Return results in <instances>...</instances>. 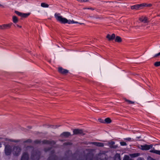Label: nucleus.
Listing matches in <instances>:
<instances>
[{"mask_svg":"<svg viewBox=\"0 0 160 160\" xmlns=\"http://www.w3.org/2000/svg\"><path fill=\"white\" fill-rule=\"evenodd\" d=\"M55 17L57 20L62 23H68L70 24L71 23H78L77 22H75L73 20H68L66 18H63L62 16L60 15V14L55 13L54 15Z\"/></svg>","mask_w":160,"mask_h":160,"instance_id":"obj_1","label":"nucleus"},{"mask_svg":"<svg viewBox=\"0 0 160 160\" xmlns=\"http://www.w3.org/2000/svg\"><path fill=\"white\" fill-rule=\"evenodd\" d=\"M28 152L32 151L31 153V158L32 160H38L40 155V152L38 151L34 150L32 147H28L26 148Z\"/></svg>","mask_w":160,"mask_h":160,"instance_id":"obj_2","label":"nucleus"},{"mask_svg":"<svg viewBox=\"0 0 160 160\" xmlns=\"http://www.w3.org/2000/svg\"><path fill=\"white\" fill-rule=\"evenodd\" d=\"M21 148L20 147L16 146H14L12 148V152L15 156L19 155L21 152Z\"/></svg>","mask_w":160,"mask_h":160,"instance_id":"obj_3","label":"nucleus"},{"mask_svg":"<svg viewBox=\"0 0 160 160\" xmlns=\"http://www.w3.org/2000/svg\"><path fill=\"white\" fill-rule=\"evenodd\" d=\"M12 149L11 146L7 145L5 146L4 151L5 154L7 155H10L12 152Z\"/></svg>","mask_w":160,"mask_h":160,"instance_id":"obj_4","label":"nucleus"},{"mask_svg":"<svg viewBox=\"0 0 160 160\" xmlns=\"http://www.w3.org/2000/svg\"><path fill=\"white\" fill-rule=\"evenodd\" d=\"M73 135L75 134H81L84 135L85 133L83 132V130L82 129H74L73 130Z\"/></svg>","mask_w":160,"mask_h":160,"instance_id":"obj_5","label":"nucleus"},{"mask_svg":"<svg viewBox=\"0 0 160 160\" xmlns=\"http://www.w3.org/2000/svg\"><path fill=\"white\" fill-rule=\"evenodd\" d=\"M153 145L152 144L150 145H145L141 146V149L142 150H148L152 148Z\"/></svg>","mask_w":160,"mask_h":160,"instance_id":"obj_6","label":"nucleus"},{"mask_svg":"<svg viewBox=\"0 0 160 160\" xmlns=\"http://www.w3.org/2000/svg\"><path fill=\"white\" fill-rule=\"evenodd\" d=\"M131 8L132 9L138 10L142 8V4H136L131 6Z\"/></svg>","mask_w":160,"mask_h":160,"instance_id":"obj_7","label":"nucleus"},{"mask_svg":"<svg viewBox=\"0 0 160 160\" xmlns=\"http://www.w3.org/2000/svg\"><path fill=\"white\" fill-rule=\"evenodd\" d=\"M139 20L144 23H147L149 22L148 18L145 16H142L139 18Z\"/></svg>","mask_w":160,"mask_h":160,"instance_id":"obj_8","label":"nucleus"},{"mask_svg":"<svg viewBox=\"0 0 160 160\" xmlns=\"http://www.w3.org/2000/svg\"><path fill=\"white\" fill-rule=\"evenodd\" d=\"M21 160H29L28 155L27 152L23 153Z\"/></svg>","mask_w":160,"mask_h":160,"instance_id":"obj_9","label":"nucleus"},{"mask_svg":"<svg viewBox=\"0 0 160 160\" xmlns=\"http://www.w3.org/2000/svg\"><path fill=\"white\" fill-rule=\"evenodd\" d=\"M58 70L59 72L62 74H65L68 72V70L64 69L62 67H59Z\"/></svg>","mask_w":160,"mask_h":160,"instance_id":"obj_10","label":"nucleus"},{"mask_svg":"<svg viewBox=\"0 0 160 160\" xmlns=\"http://www.w3.org/2000/svg\"><path fill=\"white\" fill-rule=\"evenodd\" d=\"M115 35L114 34H112L111 35L108 34L106 38L110 41L113 40L115 38Z\"/></svg>","mask_w":160,"mask_h":160,"instance_id":"obj_11","label":"nucleus"},{"mask_svg":"<svg viewBox=\"0 0 160 160\" xmlns=\"http://www.w3.org/2000/svg\"><path fill=\"white\" fill-rule=\"evenodd\" d=\"M150 152H151L160 155V150H156L154 149V148H153L152 150H150Z\"/></svg>","mask_w":160,"mask_h":160,"instance_id":"obj_12","label":"nucleus"},{"mask_svg":"<svg viewBox=\"0 0 160 160\" xmlns=\"http://www.w3.org/2000/svg\"><path fill=\"white\" fill-rule=\"evenodd\" d=\"M142 8L144 7H150L152 5L150 3H142Z\"/></svg>","mask_w":160,"mask_h":160,"instance_id":"obj_13","label":"nucleus"},{"mask_svg":"<svg viewBox=\"0 0 160 160\" xmlns=\"http://www.w3.org/2000/svg\"><path fill=\"white\" fill-rule=\"evenodd\" d=\"M10 25L9 24H4L2 26H0V28L1 29H4L8 27H10Z\"/></svg>","mask_w":160,"mask_h":160,"instance_id":"obj_14","label":"nucleus"},{"mask_svg":"<svg viewBox=\"0 0 160 160\" xmlns=\"http://www.w3.org/2000/svg\"><path fill=\"white\" fill-rule=\"evenodd\" d=\"M12 21L14 23H16L18 22V19L16 16H13L12 17Z\"/></svg>","mask_w":160,"mask_h":160,"instance_id":"obj_15","label":"nucleus"},{"mask_svg":"<svg viewBox=\"0 0 160 160\" xmlns=\"http://www.w3.org/2000/svg\"><path fill=\"white\" fill-rule=\"evenodd\" d=\"M115 41L116 42H122V40L121 38L120 37L117 36L115 38Z\"/></svg>","mask_w":160,"mask_h":160,"instance_id":"obj_16","label":"nucleus"},{"mask_svg":"<svg viewBox=\"0 0 160 160\" xmlns=\"http://www.w3.org/2000/svg\"><path fill=\"white\" fill-rule=\"evenodd\" d=\"M62 135L66 137H68L71 135L70 133L69 132H65L62 133Z\"/></svg>","mask_w":160,"mask_h":160,"instance_id":"obj_17","label":"nucleus"},{"mask_svg":"<svg viewBox=\"0 0 160 160\" xmlns=\"http://www.w3.org/2000/svg\"><path fill=\"white\" fill-rule=\"evenodd\" d=\"M104 123H109L111 122V120L109 118H107L104 120Z\"/></svg>","mask_w":160,"mask_h":160,"instance_id":"obj_18","label":"nucleus"},{"mask_svg":"<svg viewBox=\"0 0 160 160\" xmlns=\"http://www.w3.org/2000/svg\"><path fill=\"white\" fill-rule=\"evenodd\" d=\"M30 15V13H22V15H21V17L24 18H26L29 15Z\"/></svg>","mask_w":160,"mask_h":160,"instance_id":"obj_19","label":"nucleus"},{"mask_svg":"<svg viewBox=\"0 0 160 160\" xmlns=\"http://www.w3.org/2000/svg\"><path fill=\"white\" fill-rule=\"evenodd\" d=\"M41 6L43 8H48L49 5L45 3L42 2L41 3Z\"/></svg>","mask_w":160,"mask_h":160,"instance_id":"obj_20","label":"nucleus"},{"mask_svg":"<svg viewBox=\"0 0 160 160\" xmlns=\"http://www.w3.org/2000/svg\"><path fill=\"white\" fill-rule=\"evenodd\" d=\"M124 100L126 102H128L129 104H134V102L128 100L126 98H125Z\"/></svg>","mask_w":160,"mask_h":160,"instance_id":"obj_21","label":"nucleus"},{"mask_svg":"<svg viewBox=\"0 0 160 160\" xmlns=\"http://www.w3.org/2000/svg\"><path fill=\"white\" fill-rule=\"evenodd\" d=\"M154 65L156 67H158L160 66V62L158 61L155 62L154 63Z\"/></svg>","mask_w":160,"mask_h":160,"instance_id":"obj_22","label":"nucleus"},{"mask_svg":"<svg viewBox=\"0 0 160 160\" xmlns=\"http://www.w3.org/2000/svg\"><path fill=\"white\" fill-rule=\"evenodd\" d=\"M97 146H98V147H102L104 146V144L103 143H102L97 142Z\"/></svg>","mask_w":160,"mask_h":160,"instance_id":"obj_23","label":"nucleus"},{"mask_svg":"<svg viewBox=\"0 0 160 160\" xmlns=\"http://www.w3.org/2000/svg\"><path fill=\"white\" fill-rule=\"evenodd\" d=\"M15 12L18 15L20 16V17L21 16V15H22V12H20L18 11H15Z\"/></svg>","mask_w":160,"mask_h":160,"instance_id":"obj_24","label":"nucleus"},{"mask_svg":"<svg viewBox=\"0 0 160 160\" xmlns=\"http://www.w3.org/2000/svg\"><path fill=\"white\" fill-rule=\"evenodd\" d=\"M32 141L31 139H28L27 140H24L22 141V143H26V142H31Z\"/></svg>","mask_w":160,"mask_h":160,"instance_id":"obj_25","label":"nucleus"},{"mask_svg":"<svg viewBox=\"0 0 160 160\" xmlns=\"http://www.w3.org/2000/svg\"><path fill=\"white\" fill-rule=\"evenodd\" d=\"M130 157L127 155H125L124 156L123 160H129Z\"/></svg>","mask_w":160,"mask_h":160,"instance_id":"obj_26","label":"nucleus"},{"mask_svg":"<svg viewBox=\"0 0 160 160\" xmlns=\"http://www.w3.org/2000/svg\"><path fill=\"white\" fill-rule=\"evenodd\" d=\"M61 125H58V126H57V125H51V128H58V127H59Z\"/></svg>","mask_w":160,"mask_h":160,"instance_id":"obj_27","label":"nucleus"},{"mask_svg":"<svg viewBox=\"0 0 160 160\" xmlns=\"http://www.w3.org/2000/svg\"><path fill=\"white\" fill-rule=\"evenodd\" d=\"M120 144L122 146H125L126 145V143L125 142H120Z\"/></svg>","mask_w":160,"mask_h":160,"instance_id":"obj_28","label":"nucleus"},{"mask_svg":"<svg viewBox=\"0 0 160 160\" xmlns=\"http://www.w3.org/2000/svg\"><path fill=\"white\" fill-rule=\"evenodd\" d=\"M49 142H50L49 141H48L46 140H43L42 141V143H49Z\"/></svg>","mask_w":160,"mask_h":160,"instance_id":"obj_29","label":"nucleus"},{"mask_svg":"<svg viewBox=\"0 0 160 160\" xmlns=\"http://www.w3.org/2000/svg\"><path fill=\"white\" fill-rule=\"evenodd\" d=\"M124 139L128 141H132L131 138H125Z\"/></svg>","mask_w":160,"mask_h":160,"instance_id":"obj_30","label":"nucleus"},{"mask_svg":"<svg viewBox=\"0 0 160 160\" xmlns=\"http://www.w3.org/2000/svg\"><path fill=\"white\" fill-rule=\"evenodd\" d=\"M117 158H118V160H120V156L118 154L116 155V159Z\"/></svg>","mask_w":160,"mask_h":160,"instance_id":"obj_31","label":"nucleus"},{"mask_svg":"<svg viewBox=\"0 0 160 160\" xmlns=\"http://www.w3.org/2000/svg\"><path fill=\"white\" fill-rule=\"evenodd\" d=\"M98 120L100 122H101L102 123H104V121L102 119H101V118L98 119Z\"/></svg>","mask_w":160,"mask_h":160,"instance_id":"obj_32","label":"nucleus"},{"mask_svg":"<svg viewBox=\"0 0 160 160\" xmlns=\"http://www.w3.org/2000/svg\"><path fill=\"white\" fill-rule=\"evenodd\" d=\"M90 144H92L93 145H94L97 146V142H91L90 143Z\"/></svg>","mask_w":160,"mask_h":160,"instance_id":"obj_33","label":"nucleus"},{"mask_svg":"<svg viewBox=\"0 0 160 160\" xmlns=\"http://www.w3.org/2000/svg\"><path fill=\"white\" fill-rule=\"evenodd\" d=\"M110 144L111 145H113L115 144V143H114V142H111L110 143Z\"/></svg>","mask_w":160,"mask_h":160,"instance_id":"obj_34","label":"nucleus"},{"mask_svg":"<svg viewBox=\"0 0 160 160\" xmlns=\"http://www.w3.org/2000/svg\"><path fill=\"white\" fill-rule=\"evenodd\" d=\"M35 142L36 143H40V141L39 140H36L35 141Z\"/></svg>","mask_w":160,"mask_h":160,"instance_id":"obj_35","label":"nucleus"},{"mask_svg":"<svg viewBox=\"0 0 160 160\" xmlns=\"http://www.w3.org/2000/svg\"><path fill=\"white\" fill-rule=\"evenodd\" d=\"M51 157H50L49 158H48V160H55V159H53V158H52V159L51 160Z\"/></svg>","mask_w":160,"mask_h":160,"instance_id":"obj_36","label":"nucleus"},{"mask_svg":"<svg viewBox=\"0 0 160 160\" xmlns=\"http://www.w3.org/2000/svg\"><path fill=\"white\" fill-rule=\"evenodd\" d=\"M158 55L157 54H156L154 55V57H155H155H158Z\"/></svg>","mask_w":160,"mask_h":160,"instance_id":"obj_37","label":"nucleus"},{"mask_svg":"<svg viewBox=\"0 0 160 160\" xmlns=\"http://www.w3.org/2000/svg\"><path fill=\"white\" fill-rule=\"evenodd\" d=\"M0 7H2V8H4V6L3 5L0 4Z\"/></svg>","mask_w":160,"mask_h":160,"instance_id":"obj_38","label":"nucleus"},{"mask_svg":"<svg viewBox=\"0 0 160 160\" xmlns=\"http://www.w3.org/2000/svg\"><path fill=\"white\" fill-rule=\"evenodd\" d=\"M17 26L18 27H19V28H21L22 27L21 26H19V25H17Z\"/></svg>","mask_w":160,"mask_h":160,"instance_id":"obj_39","label":"nucleus"},{"mask_svg":"<svg viewBox=\"0 0 160 160\" xmlns=\"http://www.w3.org/2000/svg\"><path fill=\"white\" fill-rule=\"evenodd\" d=\"M83 9H89V8H84Z\"/></svg>","mask_w":160,"mask_h":160,"instance_id":"obj_40","label":"nucleus"},{"mask_svg":"<svg viewBox=\"0 0 160 160\" xmlns=\"http://www.w3.org/2000/svg\"><path fill=\"white\" fill-rule=\"evenodd\" d=\"M157 54L158 56H160V52L157 53Z\"/></svg>","mask_w":160,"mask_h":160,"instance_id":"obj_41","label":"nucleus"},{"mask_svg":"<svg viewBox=\"0 0 160 160\" xmlns=\"http://www.w3.org/2000/svg\"><path fill=\"white\" fill-rule=\"evenodd\" d=\"M2 147V144L0 143V148Z\"/></svg>","mask_w":160,"mask_h":160,"instance_id":"obj_42","label":"nucleus"},{"mask_svg":"<svg viewBox=\"0 0 160 160\" xmlns=\"http://www.w3.org/2000/svg\"><path fill=\"white\" fill-rule=\"evenodd\" d=\"M18 141H20H20H14V142H18Z\"/></svg>","mask_w":160,"mask_h":160,"instance_id":"obj_43","label":"nucleus"},{"mask_svg":"<svg viewBox=\"0 0 160 160\" xmlns=\"http://www.w3.org/2000/svg\"><path fill=\"white\" fill-rule=\"evenodd\" d=\"M89 9L93 10V9L92 8H89Z\"/></svg>","mask_w":160,"mask_h":160,"instance_id":"obj_44","label":"nucleus"},{"mask_svg":"<svg viewBox=\"0 0 160 160\" xmlns=\"http://www.w3.org/2000/svg\"><path fill=\"white\" fill-rule=\"evenodd\" d=\"M158 16H160V15H158Z\"/></svg>","mask_w":160,"mask_h":160,"instance_id":"obj_45","label":"nucleus"}]
</instances>
